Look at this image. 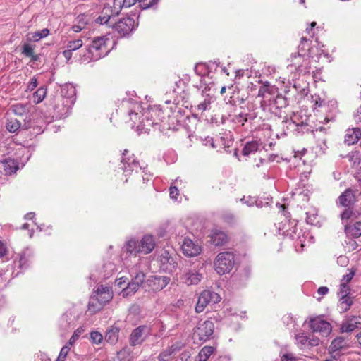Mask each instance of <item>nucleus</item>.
Returning <instances> with one entry per match:
<instances>
[{
	"label": "nucleus",
	"instance_id": "56",
	"mask_svg": "<svg viewBox=\"0 0 361 361\" xmlns=\"http://www.w3.org/2000/svg\"><path fill=\"white\" fill-rule=\"evenodd\" d=\"M145 279V274L141 271L136 272L135 275L132 278L131 281L141 286Z\"/></svg>",
	"mask_w": 361,
	"mask_h": 361
},
{
	"label": "nucleus",
	"instance_id": "20",
	"mask_svg": "<svg viewBox=\"0 0 361 361\" xmlns=\"http://www.w3.org/2000/svg\"><path fill=\"white\" fill-rule=\"evenodd\" d=\"M95 297L97 300L104 305L112 299V292L109 287L99 286L95 290Z\"/></svg>",
	"mask_w": 361,
	"mask_h": 361
},
{
	"label": "nucleus",
	"instance_id": "26",
	"mask_svg": "<svg viewBox=\"0 0 361 361\" xmlns=\"http://www.w3.org/2000/svg\"><path fill=\"white\" fill-rule=\"evenodd\" d=\"M1 163L6 175L15 173L19 169V163L14 159H6L1 161Z\"/></svg>",
	"mask_w": 361,
	"mask_h": 361
},
{
	"label": "nucleus",
	"instance_id": "33",
	"mask_svg": "<svg viewBox=\"0 0 361 361\" xmlns=\"http://www.w3.org/2000/svg\"><path fill=\"white\" fill-rule=\"evenodd\" d=\"M305 53L298 52V54H293L290 58L291 63H290L289 66L292 68H294L296 71H298L299 68L302 65L301 63H302V60H305Z\"/></svg>",
	"mask_w": 361,
	"mask_h": 361
},
{
	"label": "nucleus",
	"instance_id": "16",
	"mask_svg": "<svg viewBox=\"0 0 361 361\" xmlns=\"http://www.w3.org/2000/svg\"><path fill=\"white\" fill-rule=\"evenodd\" d=\"M312 102H314V110H315L317 107H322L323 108V111L326 112L331 113L337 111L338 103L335 99H331L326 102L324 99H321L320 97L317 95L312 97Z\"/></svg>",
	"mask_w": 361,
	"mask_h": 361
},
{
	"label": "nucleus",
	"instance_id": "30",
	"mask_svg": "<svg viewBox=\"0 0 361 361\" xmlns=\"http://www.w3.org/2000/svg\"><path fill=\"white\" fill-rule=\"evenodd\" d=\"M227 240L228 237L225 233L220 231H215L212 232L211 241L214 245H223L227 242Z\"/></svg>",
	"mask_w": 361,
	"mask_h": 361
},
{
	"label": "nucleus",
	"instance_id": "39",
	"mask_svg": "<svg viewBox=\"0 0 361 361\" xmlns=\"http://www.w3.org/2000/svg\"><path fill=\"white\" fill-rule=\"evenodd\" d=\"M346 346V343L343 337L334 338L330 345V349L333 352L338 351Z\"/></svg>",
	"mask_w": 361,
	"mask_h": 361
},
{
	"label": "nucleus",
	"instance_id": "44",
	"mask_svg": "<svg viewBox=\"0 0 361 361\" xmlns=\"http://www.w3.org/2000/svg\"><path fill=\"white\" fill-rule=\"evenodd\" d=\"M255 205L258 208H262L264 207H269L272 203V197H255Z\"/></svg>",
	"mask_w": 361,
	"mask_h": 361
},
{
	"label": "nucleus",
	"instance_id": "12",
	"mask_svg": "<svg viewBox=\"0 0 361 361\" xmlns=\"http://www.w3.org/2000/svg\"><path fill=\"white\" fill-rule=\"evenodd\" d=\"M310 327L313 332L319 333L324 336H327L332 330L331 324L320 316L310 319Z\"/></svg>",
	"mask_w": 361,
	"mask_h": 361
},
{
	"label": "nucleus",
	"instance_id": "38",
	"mask_svg": "<svg viewBox=\"0 0 361 361\" xmlns=\"http://www.w3.org/2000/svg\"><path fill=\"white\" fill-rule=\"evenodd\" d=\"M215 348L210 345L203 347L198 353V361H207Z\"/></svg>",
	"mask_w": 361,
	"mask_h": 361
},
{
	"label": "nucleus",
	"instance_id": "29",
	"mask_svg": "<svg viewBox=\"0 0 361 361\" xmlns=\"http://www.w3.org/2000/svg\"><path fill=\"white\" fill-rule=\"evenodd\" d=\"M288 106L287 99L281 94H277L272 102L270 103V111H281L283 108Z\"/></svg>",
	"mask_w": 361,
	"mask_h": 361
},
{
	"label": "nucleus",
	"instance_id": "25",
	"mask_svg": "<svg viewBox=\"0 0 361 361\" xmlns=\"http://www.w3.org/2000/svg\"><path fill=\"white\" fill-rule=\"evenodd\" d=\"M345 233L348 238H357L361 236V222L356 221L354 224L345 225Z\"/></svg>",
	"mask_w": 361,
	"mask_h": 361
},
{
	"label": "nucleus",
	"instance_id": "23",
	"mask_svg": "<svg viewBox=\"0 0 361 361\" xmlns=\"http://www.w3.org/2000/svg\"><path fill=\"white\" fill-rule=\"evenodd\" d=\"M140 253H150L155 247V242L153 235H145L139 241Z\"/></svg>",
	"mask_w": 361,
	"mask_h": 361
},
{
	"label": "nucleus",
	"instance_id": "19",
	"mask_svg": "<svg viewBox=\"0 0 361 361\" xmlns=\"http://www.w3.org/2000/svg\"><path fill=\"white\" fill-rule=\"evenodd\" d=\"M33 252L30 248L24 249L19 254V259L14 261L15 266H17L20 270L24 271L29 267L31 259L33 257Z\"/></svg>",
	"mask_w": 361,
	"mask_h": 361
},
{
	"label": "nucleus",
	"instance_id": "32",
	"mask_svg": "<svg viewBox=\"0 0 361 361\" xmlns=\"http://www.w3.org/2000/svg\"><path fill=\"white\" fill-rule=\"evenodd\" d=\"M202 276L196 271H189L185 274V282L187 285L197 284L201 280Z\"/></svg>",
	"mask_w": 361,
	"mask_h": 361
},
{
	"label": "nucleus",
	"instance_id": "40",
	"mask_svg": "<svg viewBox=\"0 0 361 361\" xmlns=\"http://www.w3.org/2000/svg\"><path fill=\"white\" fill-rule=\"evenodd\" d=\"M306 222L310 225L317 226L319 223L317 211L315 209H311L306 212Z\"/></svg>",
	"mask_w": 361,
	"mask_h": 361
},
{
	"label": "nucleus",
	"instance_id": "35",
	"mask_svg": "<svg viewBox=\"0 0 361 361\" xmlns=\"http://www.w3.org/2000/svg\"><path fill=\"white\" fill-rule=\"evenodd\" d=\"M259 147L257 141L252 140L247 142L242 149V154L244 156H249L250 154L256 152Z\"/></svg>",
	"mask_w": 361,
	"mask_h": 361
},
{
	"label": "nucleus",
	"instance_id": "50",
	"mask_svg": "<svg viewBox=\"0 0 361 361\" xmlns=\"http://www.w3.org/2000/svg\"><path fill=\"white\" fill-rule=\"evenodd\" d=\"M90 337L92 343L96 345L100 344L104 340L102 334L97 331H91Z\"/></svg>",
	"mask_w": 361,
	"mask_h": 361
},
{
	"label": "nucleus",
	"instance_id": "49",
	"mask_svg": "<svg viewBox=\"0 0 361 361\" xmlns=\"http://www.w3.org/2000/svg\"><path fill=\"white\" fill-rule=\"evenodd\" d=\"M214 97L207 94L204 100L197 105V110L202 111L209 110L208 106L214 102Z\"/></svg>",
	"mask_w": 361,
	"mask_h": 361
},
{
	"label": "nucleus",
	"instance_id": "34",
	"mask_svg": "<svg viewBox=\"0 0 361 361\" xmlns=\"http://www.w3.org/2000/svg\"><path fill=\"white\" fill-rule=\"evenodd\" d=\"M353 304V297L349 295L345 297H340L338 300V307L341 312H346L348 311Z\"/></svg>",
	"mask_w": 361,
	"mask_h": 361
},
{
	"label": "nucleus",
	"instance_id": "62",
	"mask_svg": "<svg viewBox=\"0 0 361 361\" xmlns=\"http://www.w3.org/2000/svg\"><path fill=\"white\" fill-rule=\"evenodd\" d=\"M353 216L352 207H345V209L341 214L342 221H347Z\"/></svg>",
	"mask_w": 361,
	"mask_h": 361
},
{
	"label": "nucleus",
	"instance_id": "24",
	"mask_svg": "<svg viewBox=\"0 0 361 361\" xmlns=\"http://www.w3.org/2000/svg\"><path fill=\"white\" fill-rule=\"evenodd\" d=\"M112 12L113 11H110V8H104L102 14L95 20V22L100 25H105L108 27H113L115 16H113Z\"/></svg>",
	"mask_w": 361,
	"mask_h": 361
},
{
	"label": "nucleus",
	"instance_id": "58",
	"mask_svg": "<svg viewBox=\"0 0 361 361\" xmlns=\"http://www.w3.org/2000/svg\"><path fill=\"white\" fill-rule=\"evenodd\" d=\"M34 53L33 47L29 43H25L22 47V54H23L25 57H30L32 56Z\"/></svg>",
	"mask_w": 361,
	"mask_h": 361
},
{
	"label": "nucleus",
	"instance_id": "14",
	"mask_svg": "<svg viewBox=\"0 0 361 361\" xmlns=\"http://www.w3.org/2000/svg\"><path fill=\"white\" fill-rule=\"evenodd\" d=\"M170 280L168 276H150L146 283L152 291L157 292L164 289L169 283Z\"/></svg>",
	"mask_w": 361,
	"mask_h": 361
},
{
	"label": "nucleus",
	"instance_id": "13",
	"mask_svg": "<svg viewBox=\"0 0 361 361\" xmlns=\"http://www.w3.org/2000/svg\"><path fill=\"white\" fill-rule=\"evenodd\" d=\"M121 35L126 36L135 29V20L131 17H126L116 21L114 19L113 27Z\"/></svg>",
	"mask_w": 361,
	"mask_h": 361
},
{
	"label": "nucleus",
	"instance_id": "15",
	"mask_svg": "<svg viewBox=\"0 0 361 361\" xmlns=\"http://www.w3.org/2000/svg\"><path fill=\"white\" fill-rule=\"evenodd\" d=\"M183 116H185V114H168L166 121L161 120V129L162 131L165 128L172 130H178L180 127L183 126L181 121Z\"/></svg>",
	"mask_w": 361,
	"mask_h": 361
},
{
	"label": "nucleus",
	"instance_id": "59",
	"mask_svg": "<svg viewBox=\"0 0 361 361\" xmlns=\"http://www.w3.org/2000/svg\"><path fill=\"white\" fill-rule=\"evenodd\" d=\"M121 2L122 0H114V2H113V6H112V8H110V11L112 10L113 12H112V14L113 16H117L118 15L120 11H121V8L123 6V4H121Z\"/></svg>",
	"mask_w": 361,
	"mask_h": 361
},
{
	"label": "nucleus",
	"instance_id": "54",
	"mask_svg": "<svg viewBox=\"0 0 361 361\" xmlns=\"http://www.w3.org/2000/svg\"><path fill=\"white\" fill-rule=\"evenodd\" d=\"M195 72L197 75L203 76L208 74L209 71L207 66L204 63H197L195 66Z\"/></svg>",
	"mask_w": 361,
	"mask_h": 361
},
{
	"label": "nucleus",
	"instance_id": "41",
	"mask_svg": "<svg viewBox=\"0 0 361 361\" xmlns=\"http://www.w3.org/2000/svg\"><path fill=\"white\" fill-rule=\"evenodd\" d=\"M70 316L71 313L66 312L60 318V326L63 329H68L73 326V320L71 319Z\"/></svg>",
	"mask_w": 361,
	"mask_h": 361
},
{
	"label": "nucleus",
	"instance_id": "27",
	"mask_svg": "<svg viewBox=\"0 0 361 361\" xmlns=\"http://www.w3.org/2000/svg\"><path fill=\"white\" fill-rule=\"evenodd\" d=\"M119 333L120 328L113 325L106 330L104 339L109 344L115 345L118 341Z\"/></svg>",
	"mask_w": 361,
	"mask_h": 361
},
{
	"label": "nucleus",
	"instance_id": "5",
	"mask_svg": "<svg viewBox=\"0 0 361 361\" xmlns=\"http://www.w3.org/2000/svg\"><path fill=\"white\" fill-rule=\"evenodd\" d=\"M51 121L46 119L44 114H26L22 127L25 129L32 128L33 133L39 135L44 132L47 123Z\"/></svg>",
	"mask_w": 361,
	"mask_h": 361
},
{
	"label": "nucleus",
	"instance_id": "55",
	"mask_svg": "<svg viewBox=\"0 0 361 361\" xmlns=\"http://www.w3.org/2000/svg\"><path fill=\"white\" fill-rule=\"evenodd\" d=\"M350 293V288L348 285L344 283H340L338 295V297H345L349 295Z\"/></svg>",
	"mask_w": 361,
	"mask_h": 361
},
{
	"label": "nucleus",
	"instance_id": "17",
	"mask_svg": "<svg viewBox=\"0 0 361 361\" xmlns=\"http://www.w3.org/2000/svg\"><path fill=\"white\" fill-rule=\"evenodd\" d=\"M355 201V192L352 188H348L338 197L337 204L344 207H353Z\"/></svg>",
	"mask_w": 361,
	"mask_h": 361
},
{
	"label": "nucleus",
	"instance_id": "57",
	"mask_svg": "<svg viewBox=\"0 0 361 361\" xmlns=\"http://www.w3.org/2000/svg\"><path fill=\"white\" fill-rule=\"evenodd\" d=\"M71 346L68 344L65 345L60 350L59 355L57 357V361H65L68 353H69Z\"/></svg>",
	"mask_w": 361,
	"mask_h": 361
},
{
	"label": "nucleus",
	"instance_id": "10",
	"mask_svg": "<svg viewBox=\"0 0 361 361\" xmlns=\"http://www.w3.org/2000/svg\"><path fill=\"white\" fill-rule=\"evenodd\" d=\"M151 335V327L140 325L134 329L129 336V344L135 347L141 345Z\"/></svg>",
	"mask_w": 361,
	"mask_h": 361
},
{
	"label": "nucleus",
	"instance_id": "31",
	"mask_svg": "<svg viewBox=\"0 0 361 361\" xmlns=\"http://www.w3.org/2000/svg\"><path fill=\"white\" fill-rule=\"evenodd\" d=\"M278 92V87L275 85H271L270 82L266 81L260 87L258 91V96L264 97L266 94L273 95Z\"/></svg>",
	"mask_w": 361,
	"mask_h": 361
},
{
	"label": "nucleus",
	"instance_id": "43",
	"mask_svg": "<svg viewBox=\"0 0 361 361\" xmlns=\"http://www.w3.org/2000/svg\"><path fill=\"white\" fill-rule=\"evenodd\" d=\"M21 127V123L17 119L8 120L6 124V130L12 133L17 132Z\"/></svg>",
	"mask_w": 361,
	"mask_h": 361
},
{
	"label": "nucleus",
	"instance_id": "6",
	"mask_svg": "<svg viewBox=\"0 0 361 361\" xmlns=\"http://www.w3.org/2000/svg\"><path fill=\"white\" fill-rule=\"evenodd\" d=\"M235 264V256L231 252H220L214 261L216 271L221 275L231 271Z\"/></svg>",
	"mask_w": 361,
	"mask_h": 361
},
{
	"label": "nucleus",
	"instance_id": "1",
	"mask_svg": "<svg viewBox=\"0 0 361 361\" xmlns=\"http://www.w3.org/2000/svg\"><path fill=\"white\" fill-rule=\"evenodd\" d=\"M109 39L105 36H100L94 38L91 44L85 48V50L80 54L81 60L83 62L97 61L106 56L109 52L108 43Z\"/></svg>",
	"mask_w": 361,
	"mask_h": 361
},
{
	"label": "nucleus",
	"instance_id": "61",
	"mask_svg": "<svg viewBox=\"0 0 361 361\" xmlns=\"http://www.w3.org/2000/svg\"><path fill=\"white\" fill-rule=\"evenodd\" d=\"M355 274V270L351 269L348 274L343 276V277L341 280V283H344L345 285H348V283L350 282V281L352 280Z\"/></svg>",
	"mask_w": 361,
	"mask_h": 361
},
{
	"label": "nucleus",
	"instance_id": "60",
	"mask_svg": "<svg viewBox=\"0 0 361 361\" xmlns=\"http://www.w3.org/2000/svg\"><path fill=\"white\" fill-rule=\"evenodd\" d=\"M295 339L298 343L300 344L302 346L305 345L309 341V338L302 333L296 334Z\"/></svg>",
	"mask_w": 361,
	"mask_h": 361
},
{
	"label": "nucleus",
	"instance_id": "28",
	"mask_svg": "<svg viewBox=\"0 0 361 361\" xmlns=\"http://www.w3.org/2000/svg\"><path fill=\"white\" fill-rule=\"evenodd\" d=\"M361 136V129L359 128L348 130L345 135L344 142L348 145L357 143Z\"/></svg>",
	"mask_w": 361,
	"mask_h": 361
},
{
	"label": "nucleus",
	"instance_id": "63",
	"mask_svg": "<svg viewBox=\"0 0 361 361\" xmlns=\"http://www.w3.org/2000/svg\"><path fill=\"white\" fill-rule=\"evenodd\" d=\"M282 322L284 325L289 326L292 324H295V319L291 314H286L283 316Z\"/></svg>",
	"mask_w": 361,
	"mask_h": 361
},
{
	"label": "nucleus",
	"instance_id": "48",
	"mask_svg": "<svg viewBox=\"0 0 361 361\" xmlns=\"http://www.w3.org/2000/svg\"><path fill=\"white\" fill-rule=\"evenodd\" d=\"M159 0H139L140 6L142 9H156Z\"/></svg>",
	"mask_w": 361,
	"mask_h": 361
},
{
	"label": "nucleus",
	"instance_id": "46",
	"mask_svg": "<svg viewBox=\"0 0 361 361\" xmlns=\"http://www.w3.org/2000/svg\"><path fill=\"white\" fill-rule=\"evenodd\" d=\"M233 117L231 118L232 121L236 123L244 124L248 118L254 119L256 116L255 114H233Z\"/></svg>",
	"mask_w": 361,
	"mask_h": 361
},
{
	"label": "nucleus",
	"instance_id": "53",
	"mask_svg": "<svg viewBox=\"0 0 361 361\" xmlns=\"http://www.w3.org/2000/svg\"><path fill=\"white\" fill-rule=\"evenodd\" d=\"M82 41L81 39H76L73 41L68 42L67 44V49L71 50V51H76L80 49L82 47Z\"/></svg>",
	"mask_w": 361,
	"mask_h": 361
},
{
	"label": "nucleus",
	"instance_id": "22",
	"mask_svg": "<svg viewBox=\"0 0 361 361\" xmlns=\"http://www.w3.org/2000/svg\"><path fill=\"white\" fill-rule=\"evenodd\" d=\"M361 319V317H357L354 315L349 316L346 318V320L343 322L340 327V331L342 333H350L354 331L358 327V325L361 324L357 320Z\"/></svg>",
	"mask_w": 361,
	"mask_h": 361
},
{
	"label": "nucleus",
	"instance_id": "8",
	"mask_svg": "<svg viewBox=\"0 0 361 361\" xmlns=\"http://www.w3.org/2000/svg\"><path fill=\"white\" fill-rule=\"evenodd\" d=\"M121 165V168L126 176L130 175L133 171L137 173L139 170L142 169V166L140 165L135 155L133 154H130L127 149H125L122 154Z\"/></svg>",
	"mask_w": 361,
	"mask_h": 361
},
{
	"label": "nucleus",
	"instance_id": "21",
	"mask_svg": "<svg viewBox=\"0 0 361 361\" xmlns=\"http://www.w3.org/2000/svg\"><path fill=\"white\" fill-rule=\"evenodd\" d=\"M182 343L176 342L163 350L157 357L159 361H170L171 357L180 351L182 348Z\"/></svg>",
	"mask_w": 361,
	"mask_h": 361
},
{
	"label": "nucleus",
	"instance_id": "3",
	"mask_svg": "<svg viewBox=\"0 0 361 361\" xmlns=\"http://www.w3.org/2000/svg\"><path fill=\"white\" fill-rule=\"evenodd\" d=\"M310 115L307 114H292L290 121H288L289 126L291 127L293 130L298 134H304L311 131L314 135V131H322L326 129L323 126L314 128L309 123Z\"/></svg>",
	"mask_w": 361,
	"mask_h": 361
},
{
	"label": "nucleus",
	"instance_id": "42",
	"mask_svg": "<svg viewBox=\"0 0 361 361\" xmlns=\"http://www.w3.org/2000/svg\"><path fill=\"white\" fill-rule=\"evenodd\" d=\"M49 34V30L47 28H44V29L37 31L34 33H31L30 35L32 36L30 37H29L27 39V40L28 41L32 40L34 42H37V41L40 40L41 39L48 36Z\"/></svg>",
	"mask_w": 361,
	"mask_h": 361
},
{
	"label": "nucleus",
	"instance_id": "36",
	"mask_svg": "<svg viewBox=\"0 0 361 361\" xmlns=\"http://www.w3.org/2000/svg\"><path fill=\"white\" fill-rule=\"evenodd\" d=\"M125 248L127 252L132 255H136L140 253L139 241L135 239H130L126 243Z\"/></svg>",
	"mask_w": 361,
	"mask_h": 361
},
{
	"label": "nucleus",
	"instance_id": "11",
	"mask_svg": "<svg viewBox=\"0 0 361 361\" xmlns=\"http://www.w3.org/2000/svg\"><path fill=\"white\" fill-rule=\"evenodd\" d=\"M159 266L161 271L172 274L178 267L176 259L168 250H164L158 258Z\"/></svg>",
	"mask_w": 361,
	"mask_h": 361
},
{
	"label": "nucleus",
	"instance_id": "2",
	"mask_svg": "<svg viewBox=\"0 0 361 361\" xmlns=\"http://www.w3.org/2000/svg\"><path fill=\"white\" fill-rule=\"evenodd\" d=\"M214 324L210 319H200L192 331V338L194 343L202 345L213 338Z\"/></svg>",
	"mask_w": 361,
	"mask_h": 361
},
{
	"label": "nucleus",
	"instance_id": "47",
	"mask_svg": "<svg viewBox=\"0 0 361 361\" xmlns=\"http://www.w3.org/2000/svg\"><path fill=\"white\" fill-rule=\"evenodd\" d=\"M75 91L76 90L75 87L71 85H67L61 90L62 93L64 94V97H67V99H69L71 102L75 99L73 98V97L75 96Z\"/></svg>",
	"mask_w": 361,
	"mask_h": 361
},
{
	"label": "nucleus",
	"instance_id": "9",
	"mask_svg": "<svg viewBox=\"0 0 361 361\" xmlns=\"http://www.w3.org/2000/svg\"><path fill=\"white\" fill-rule=\"evenodd\" d=\"M221 299L220 295L216 292L211 290H204L198 298L195 312L200 313L207 305L216 304L220 302Z\"/></svg>",
	"mask_w": 361,
	"mask_h": 361
},
{
	"label": "nucleus",
	"instance_id": "18",
	"mask_svg": "<svg viewBox=\"0 0 361 361\" xmlns=\"http://www.w3.org/2000/svg\"><path fill=\"white\" fill-rule=\"evenodd\" d=\"M183 253L188 257H195L198 255L201 252V247L195 244L190 238H185L181 245Z\"/></svg>",
	"mask_w": 361,
	"mask_h": 361
},
{
	"label": "nucleus",
	"instance_id": "45",
	"mask_svg": "<svg viewBox=\"0 0 361 361\" xmlns=\"http://www.w3.org/2000/svg\"><path fill=\"white\" fill-rule=\"evenodd\" d=\"M47 94V88L44 86L40 87L33 94L34 102L37 104L43 101Z\"/></svg>",
	"mask_w": 361,
	"mask_h": 361
},
{
	"label": "nucleus",
	"instance_id": "52",
	"mask_svg": "<svg viewBox=\"0 0 361 361\" xmlns=\"http://www.w3.org/2000/svg\"><path fill=\"white\" fill-rule=\"evenodd\" d=\"M302 65L299 68L298 72L300 74L306 75L307 73H310V60L308 57H306L305 60H302V63H301Z\"/></svg>",
	"mask_w": 361,
	"mask_h": 361
},
{
	"label": "nucleus",
	"instance_id": "37",
	"mask_svg": "<svg viewBox=\"0 0 361 361\" xmlns=\"http://www.w3.org/2000/svg\"><path fill=\"white\" fill-rule=\"evenodd\" d=\"M140 286H138L136 283H134L133 281H128L127 286L123 288L121 290V295L123 297H128L132 295L135 293L140 288Z\"/></svg>",
	"mask_w": 361,
	"mask_h": 361
},
{
	"label": "nucleus",
	"instance_id": "7",
	"mask_svg": "<svg viewBox=\"0 0 361 361\" xmlns=\"http://www.w3.org/2000/svg\"><path fill=\"white\" fill-rule=\"evenodd\" d=\"M123 106L129 108L128 113H141L145 110L148 111H164L161 105H151L147 103L137 101L133 98H124L122 100Z\"/></svg>",
	"mask_w": 361,
	"mask_h": 361
},
{
	"label": "nucleus",
	"instance_id": "64",
	"mask_svg": "<svg viewBox=\"0 0 361 361\" xmlns=\"http://www.w3.org/2000/svg\"><path fill=\"white\" fill-rule=\"evenodd\" d=\"M317 147H319L322 154H324L328 148L326 145V139L322 138L317 140Z\"/></svg>",
	"mask_w": 361,
	"mask_h": 361
},
{
	"label": "nucleus",
	"instance_id": "51",
	"mask_svg": "<svg viewBox=\"0 0 361 361\" xmlns=\"http://www.w3.org/2000/svg\"><path fill=\"white\" fill-rule=\"evenodd\" d=\"M348 158L349 161L353 165H359L360 164V155L357 151H353L348 153Z\"/></svg>",
	"mask_w": 361,
	"mask_h": 361
},
{
	"label": "nucleus",
	"instance_id": "4",
	"mask_svg": "<svg viewBox=\"0 0 361 361\" xmlns=\"http://www.w3.org/2000/svg\"><path fill=\"white\" fill-rule=\"evenodd\" d=\"M130 120L133 121L132 128L135 129L138 135L142 133H149V127H153L154 129L158 128L160 131L161 123H154L152 117L149 114H129Z\"/></svg>",
	"mask_w": 361,
	"mask_h": 361
}]
</instances>
